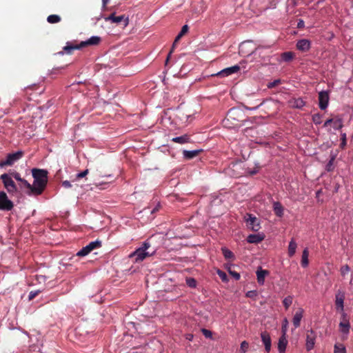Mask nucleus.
<instances>
[{"label": "nucleus", "mask_w": 353, "mask_h": 353, "mask_svg": "<svg viewBox=\"0 0 353 353\" xmlns=\"http://www.w3.org/2000/svg\"><path fill=\"white\" fill-rule=\"evenodd\" d=\"M34 178L33 188L34 196L40 195L45 189L48 182V172L44 170L34 168L32 170Z\"/></svg>", "instance_id": "obj_1"}, {"label": "nucleus", "mask_w": 353, "mask_h": 353, "mask_svg": "<svg viewBox=\"0 0 353 353\" xmlns=\"http://www.w3.org/2000/svg\"><path fill=\"white\" fill-rule=\"evenodd\" d=\"M93 179L94 185L99 187L102 185H106L110 183L108 181L112 178V174L109 171L105 170V168L102 165H97L93 170Z\"/></svg>", "instance_id": "obj_2"}, {"label": "nucleus", "mask_w": 353, "mask_h": 353, "mask_svg": "<svg viewBox=\"0 0 353 353\" xmlns=\"http://www.w3.org/2000/svg\"><path fill=\"white\" fill-rule=\"evenodd\" d=\"M150 248V244L148 242H144L143 245L137 248L134 252L129 255L130 259H132L134 262L138 263L143 261L147 257L152 256L154 251L149 252L147 251Z\"/></svg>", "instance_id": "obj_3"}, {"label": "nucleus", "mask_w": 353, "mask_h": 353, "mask_svg": "<svg viewBox=\"0 0 353 353\" xmlns=\"http://www.w3.org/2000/svg\"><path fill=\"white\" fill-rule=\"evenodd\" d=\"M101 39L98 36H93L88 39L87 41H81L79 45H73L69 42L63 48V50L67 54H71L73 50H80L87 46H97L101 42Z\"/></svg>", "instance_id": "obj_4"}, {"label": "nucleus", "mask_w": 353, "mask_h": 353, "mask_svg": "<svg viewBox=\"0 0 353 353\" xmlns=\"http://www.w3.org/2000/svg\"><path fill=\"white\" fill-rule=\"evenodd\" d=\"M243 112L236 108H232L229 110L225 119L223 121L225 126L232 128L238 125V122L241 121Z\"/></svg>", "instance_id": "obj_5"}, {"label": "nucleus", "mask_w": 353, "mask_h": 353, "mask_svg": "<svg viewBox=\"0 0 353 353\" xmlns=\"http://www.w3.org/2000/svg\"><path fill=\"white\" fill-rule=\"evenodd\" d=\"M1 180L5 188L10 194H14L17 192V188L11 175L9 174H1Z\"/></svg>", "instance_id": "obj_6"}, {"label": "nucleus", "mask_w": 353, "mask_h": 353, "mask_svg": "<svg viewBox=\"0 0 353 353\" xmlns=\"http://www.w3.org/2000/svg\"><path fill=\"white\" fill-rule=\"evenodd\" d=\"M23 152L21 150L14 153L8 154L6 160L1 161V167L12 165L23 157Z\"/></svg>", "instance_id": "obj_7"}, {"label": "nucleus", "mask_w": 353, "mask_h": 353, "mask_svg": "<svg viewBox=\"0 0 353 353\" xmlns=\"http://www.w3.org/2000/svg\"><path fill=\"white\" fill-rule=\"evenodd\" d=\"M101 247V241L97 240L95 241L90 242L85 247H83L81 250H80L77 253V256H85L88 255L91 251L96 248H99Z\"/></svg>", "instance_id": "obj_8"}, {"label": "nucleus", "mask_w": 353, "mask_h": 353, "mask_svg": "<svg viewBox=\"0 0 353 353\" xmlns=\"http://www.w3.org/2000/svg\"><path fill=\"white\" fill-rule=\"evenodd\" d=\"M305 348L307 351H310L314 347L316 334L313 330H309L306 332Z\"/></svg>", "instance_id": "obj_9"}, {"label": "nucleus", "mask_w": 353, "mask_h": 353, "mask_svg": "<svg viewBox=\"0 0 353 353\" xmlns=\"http://www.w3.org/2000/svg\"><path fill=\"white\" fill-rule=\"evenodd\" d=\"M105 21H111L113 23H119L121 21L124 22V27L128 26L129 24V18L125 15L116 16L115 12L112 13L110 16L104 18Z\"/></svg>", "instance_id": "obj_10"}, {"label": "nucleus", "mask_w": 353, "mask_h": 353, "mask_svg": "<svg viewBox=\"0 0 353 353\" xmlns=\"http://www.w3.org/2000/svg\"><path fill=\"white\" fill-rule=\"evenodd\" d=\"M350 329V324L347 314L343 312L341 314V321L339 323V330L344 334H347Z\"/></svg>", "instance_id": "obj_11"}, {"label": "nucleus", "mask_w": 353, "mask_h": 353, "mask_svg": "<svg viewBox=\"0 0 353 353\" xmlns=\"http://www.w3.org/2000/svg\"><path fill=\"white\" fill-rule=\"evenodd\" d=\"M240 70L239 65H234L230 68H225L220 72L212 74V76H217L221 77H225L231 75L232 74L236 73Z\"/></svg>", "instance_id": "obj_12"}, {"label": "nucleus", "mask_w": 353, "mask_h": 353, "mask_svg": "<svg viewBox=\"0 0 353 353\" xmlns=\"http://www.w3.org/2000/svg\"><path fill=\"white\" fill-rule=\"evenodd\" d=\"M14 207L13 202L10 201L6 192L1 191V210H11Z\"/></svg>", "instance_id": "obj_13"}, {"label": "nucleus", "mask_w": 353, "mask_h": 353, "mask_svg": "<svg viewBox=\"0 0 353 353\" xmlns=\"http://www.w3.org/2000/svg\"><path fill=\"white\" fill-rule=\"evenodd\" d=\"M329 99L328 92L321 91L319 93V103L321 110H325L327 107Z\"/></svg>", "instance_id": "obj_14"}, {"label": "nucleus", "mask_w": 353, "mask_h": 353, "mask_svg": "<svg viewBox=\"0 0 353 353\" xmlns=\"http://www.w3.org/2000/svg\"><path fill=\"white\" fill-rule=\"evenodd\" d=\"M241 170H242L241 163H234L232 165V167L229 168L228 171L230 174L234 177H239L244 174L240 171Z\"/></svg>", "instance_id": "obj_15"}, {"label": "nucleus", "mask_w": 353, "mask_h": 353, "mask_svg": "<svg viewBox=\"0 0 353 353\" xmlns=\"http://www.w3.org/2000/svg\"><path fill=\"white\" fill-rule=\"evenodd\" d=\"M261 340L265 345V350L269 352L271 350V338L267 332H263L261 334Z\"/></svg>", "instance_id": "obj_16"}, {"label": "nucleus", "mask_w": 353, "mask_h": 353, "mask_svg": "<svg viewBox=\"0 0 353 353\" xmlns=\"http://www.w3.org/2000/svg\"><path fill=\"white\" fill-rule=\"evenodd\" d=\"M248 219H247L248 223L250 225L253 231H258L260 229L259 222L257 219L252 216L251 214H248Z\"/></svg>", "instance_id": "obj_17"}, {"label": "nucleus", "mask_w": 353, "mask_h": 353, "mask_svg": "<svg viewBox=\"0 0 353 353\" xmlns=\"http://www.w3.org/2000/svg\"><path fill=\"white\" fill-rule=\"evenodd\" d=\"M296 48L301 51L307 52L310 48V41L307 39H301L297 41Z\"/></svg>", "instance_id": "obj_18"}, {"label": "nucleus", "mask_w": 353, "mask_h": 353, "mask_svg": "<svg viewBox=\"0 0 353 353\" xmlns=\"http://www.w3.org/2000/svg\"><path fill=\"white\" fill-rule=\"evenodd\" d=\"M303 312L304 310L302 308H299L293 317L292 322L296 328L300 326L301 321L303 316Z\"/></svg>", "instance_id": "obj_19"}, {"label": "nucleus", "mask_w": 353, "mask_h": 353, "mask_svg": "<svg viewBox=\"0 0 353 353\" xmlns=\"http://www.w3.org/2000/svg\"><path fill=\"white\" fill-rule=\"evenodd\" d=\"M203 151V150L202 149L194 150H183V155L185 159L189 160L197 157Z\"/></svg>", "instance_id": "obj_20"}, {"label": "nucleus", "mask_w": 353, "mask_h": 353, "mask_svg": "<svg viewBox=\"0 0 353 353\" xmlns=\"http://www.w3.org/2000/svg\"><path fill=\"white\" fill-rule=\"evenodd\" d=\"M265 238V235L263 234H250L247 241L250 243H258L262 241Z\"/></svg>", "instance_id": "obj_21"}, {"label": "nucleus", "mask_w": 353, "mask_h": 353, "mask_svg": "<svg viewBox=\"0 0 353 353\" xmlns=\"http://www.w3.org/2000/svg\"><path fill=\"white\" fill-rule=\"evenodd\" d=\"M287 344H288V341L286 339L285 335H282L279 338V343H278V350L280 353H285Z\"/></svg>", "instance_id": "obj_22"}, {"label": "nucleus", "mask_w": 353, "mask_h": 353, "mask_svg": "<svg viewBox=\"0 0 353 353\" xmlns=\"http://www.w3.org/2000/svg\"><path fill=\"white\" fill-rule=\"evenodd\" d=\"M289 103L291 107L299 109L302 108L305 105V101L301 98L291 99L289 101Z\"/></svg>", "instance_id": "obj_23"}, {"label": "nucleus", "mask_w": 353, "mask_h": 353, "mask_svg": "<svg viewBox=\"0 0 353 353\" xmlns=\"http://www.w3.org/2000/svg\"><path fill=\"white\" fill-rule=\"evenodd\" d=\"M172 141L180 144H184L191 142L190 137L187 134H183L181 137H174L172 139Z\"/></svg>", "instance_id": "obj_24"}, {"label": "nucleus", "mask_w": 353, "mask_h": 353, "mask_svg": "<svg viewBox=\"0 0 353 353\" xmlns=\"http://www.w3.org/2000/svg\"><path fill=\"white\" fill-rule=\"evenodd\" d=\"M268 271L263 270L261 268H259L256 271L257 281L258 283L261 285L264 283L265 276L268 274Z\"/></svg>", "instance_id": "obj_25"}, {"label": "nucleus", "mask_w": 353, "mask_h": 353, "mask_svg": "<svg viewBox=\"0 0 353 353\" xmlns=\"http://www.w3.org/2000/svg\"><path fill=\"white\" fill-rule=\"evenodd\" d=\"M273 208L274 213L276 216L281 217L283 215V207L281 205V204L278 202H274L273 203Z\"/></svg>", "instance_id": "obj_26"}, {"label": "nucleus", "mask_w": 353, "mask_h": 353, "mask_svg": "<svg viewBox=\"0 0 353 353\" xmlns=\"http://www.w3.org/2000/svg\"><path fill=\"white\" fill-rule=\"evenodd\" d=\"M188 25H184L182 28H181V32L179 33V34L176 37L175 39H174V41L172 44V49H174L175 48V46H176V43L180 40V39L188 32Z\"/></svg>", "instance_id": "obj_27"}, {"label": "nucleus", "mask_w": 353, "mask_h": 353, "mask_svg": "<svg viewBox=\"0 0 353 353\" xmlns=\"http://www.w3.org/2000/svg\"><path fill=\"white\" fill-rule=\"evenodd\" d=\"M343 301L344 295L343 294H338L336 295V306L340 308L342 311L343 310Z\"/></svg>", "instance_id": "obj_28"}, {"label": "nucleus", "mask_w": 353, "mask_h": 353, "mask_svg": "<svg viewBox=\"0 0 353 353\" xmlns=\"http://www.w3.org/2000/svg\"><path fill=\"white\" fill-rule=\"evenodd\" d=\"M23 184V185L24 187H26L28 190L26 192V194H28V195H34V191L32 190H34V188H33V184L31 185L26 180L23 179L21 181Z\"/></svg>", "instance_id": "obj_29"}, {"label": "nucleus", "mask_w": 353, "mask_h": 353, "mask_svg": "<svg viewBox=\"0 0 353 353\" xmlns=\"http://www.w3.org/2000/svg\"><path fill=\"white\" fill-rule=\"evenodd\" d=\"M296 247V243L293 239H292L288 246V254L290 256H292L295 254Z\"/></svg>", "instance_id": "obj_30"}, {"label": "nucleus", "mask_w": 353, "mask_h": 353, "mask_svg": "<svg viewBox=\"0 0 353 353\" xmlns=\"http://www.w3.org/2000/svg\"><path fill=\"white\" fill-rule=\"evenodd\" d=\"M308 256H309V252H308L307 249L306 248L303 250V254H302L301 265L303 267L307 266V265L309 263Z\"/></svg>", "instance_id": "obj_31"}, {"label": "nucleus", "mask_w": 353, "mask_h": 353, "mask_svg": "<svg viewBox=\"0 0 353 353\" xmlns=\"http://www.w3.org/2000/svg\"><path fill=\"white\" fill-rule=\"evenodd\" d=\"M294 58V53L292 52H285L281 54V59L284 61H290Z\"/></svg>", "instance_id": "obj_32"}, {"label": "nucleus", "mask_w": 353, "mask_h": 353, "mask_svg": "<svg viewBox=\"0 0 353 353\" xmlns=\"http://www.w3.org/2000/svg\"><path fill=\"white\" fill-rule=\"evenodd\" d=\"M334 353H346L345 347L343 344L336 343L334 345Z\"/></svg>", "instance_id": "obj_33"}, {"label": "nucleus", "mask_w": 353, "mask_h": 353, "mask_svg": "<svg viewBox=\"0 0 353 353\" xmlns=\"http://www.w3.org/2000/svg\"><path fill=\"white\" fill-rule=\"evenodd\" d=\"M47 21L50 23H56L61 21V17L57 14H52L48 17Z\"/></svg>", "instance_id": "obj_34"}, {"label": "nucleus", "mask_w": 353, "mask_h": 353, "mask_svg": "<svg viewBox=\"0 0 353 353\" xmlns=\"http://www.w3.org/2000/svg\"><path fill=\"white\" fill-rule=\"evenodd\" d=\"M221 250H222V252H223V254L224 257L226 259H234V254H233V253L230 250H228L226 248H223L221 249Z\"/></svg>", "instance_id": "obj_35"}, {"label": "nucleus", "mask_w": 353, "mask_h": 353, "mask_svg": "<svg viewBox=\"0 0 353 353\" xmlns=\"http://www.w3.org/2000/svg\"><path fill=\"white\" fill-rule=\"evenodd\" d=\"M283 305L286 310L289 308V307L292 303V297L291 296H288L285 297L283 301Z\"/></svg>", "instance_id": "obj_36"}, {"label": "nucleus", "mask_w": 353, "mask_h": 353, "mask_svg": "<svg viewBox=\"0 0 353 353\" xmlns=\"http://www.w3.org/2000/svg\"><path fill=\"white\" fill-rule=\"evenodd\" d=\"M249 347V344L246 341H243L241 343L240 351L241 353H245Z\"/></svg>", "instance_id": "obj_37"}, {"label": "nucleus", "mask_w": 353, "mask_h": 353, "mask_svg": "<svg viewBox=\"0 0 353 353\" xmlns=\"http://www.w3.org/2000/svg\"><path fill=\"white\" fill-rule=\"evenodd\" d=\"M334 128L336 130H339L343 127L342 119H339L333 121Z\"/></svg>", "instance_id": "obj_38"}, {"label": "nucleus", "mask_w": 353, "mask_h": 353, "mask_svg": "<svg viewBox=\"0 0 353 353\" xmlns=\"http://www.w3.org/2000/svg\"><path fill=\"white\" fill-rule=\"evenodd\" d=\"M350 268L349 265H345L341 268L340 272H341V275L343 276H344L346 274H347L350 272Z\"/></svg>", "instance_id": "obj_39"}, {"label": "nucleus", "mask_w": 353, "mask_h": 353, "mask_svg": "<svg viewBox=\"0 0 353 353\" xmlns=\"http://www.w3.org/2000/svg\"><path fill=\"white\" fill-rule=\"evenodd\" d=\"M312 121L315 124H320L321 123V115L320 114H314Z\"/></svg>", "instance_id": "obj_40"}, {"label": "nucleus", "mask_w": 353, "mask_h": 353, "mask_svg": "<svg viewBox=\"0 0 353 353\" xmlns=\"http://www.w3.org/2000/svg\"><path fill=\"white\" fill-rule=\"evenodd\" d=\"M187 285L190 288H195L196 285V282L193 278H188L186 279Z\"/></svg>", "instance_id": "obj_41"}, {"label": "nucleus", "mask_w": 353, "mask_h": 353, "mask_svg": "<svg viewBox=\"0 0 353 353\" xmlns=\"http://www.w3.org/2000/svg\"><path fill=\"white\" fill-rule=\"evenodd\" d=\"M217 273H218V275L219 276V277L221 279V280L223 281H228V276H227L226 274L224 272H223L221 270H218Z\"/></svg>", "instance_id": "obj_42"}, {"label": "nucleus", "mask_w": 353, "mask_h": 353, "mask_svg": "<svg viewBox=\"0 0 353 353\" xmlns=\"http://www.w3.org/2000/svg\"><path fill=\"white\" fill-rule=\"evenodd\" d=\"M9 174L11 175L12 178L14 177L18 181L21 182L23 180V179L21 178L19 173L17 172H12Z\"/></svg>", "instance_id": "obj_43"}, {"label": "nucleus", "mask_w": 353, "mask_h": 353, "mask_svg": "<svg viewBox=\"0 0 353 353\" xmlns=\"http://www.w3.org/2000/svg\"><path fill=\"white\" fill-rule=\"evenodd\" d=\"M288 321L287 319H285L283 321V325H282V335H285L287 332V327H288Z\"/></svg>", "instance_id": "obj_44"}, {"label": "nucleus", "mask_w": 353, "mask_h": 353, "mask_svg": "<svg viewBox=\"0 0 353 353\" xmlns=\"http://www.w3.org/2000/svg\"><path fill=\"white\" fill-rule=\"evenodd\" d=\"M201 332L206 338H211L212 336V332L209 330L203 328L201 330Z\"/></svg>", "instance_id": "obj_45"}, {"label": "nucleus", "mask_w": 353, "mask_h": 353, "mask_svg": "<svg viewBox=\"0 0 353 353\" xmlns=\"http://www.w3.org/2000/svg\"><path fill=\"white\" fill-rule=\"evenodd\" d=\"M280 83H281L280 79H276L272 82L269 83L267 86L268 88H272L276 86L277 85H279Z\"/></svg>", "instance_id": "obj_46"}, {"label": "nucleus", "mask_w": 353, "mask_h": 353, "mask_svg": "<svg viewBox=\"0 0 353 353\" xmlns=\"http://www.w3.org/2000/svg\"><path fill=\"white\" fill-rule=\"evenodd\" d=\"M229 274L232 275L236 280H239L240 279V274L235 271H232L230 269L228 270Z\"/></svg>", "instance_id": "obj_47"}, {"label": "nucleus", "mask_w": 353, "mask_h": 353, "mask_svg": "<svg viewBox=\"0 0 353 353\" xmlns=\"http://www.w3.org/2000/svg\"><path fill=\"white\" fill-rule=\"evenodd\" d=\"M39 290L30 292L28 296V299L30 301L32 300L39 293Z\"/></svg>", "instance_id": "obj_48"}, {"label": "nucleus", "mask_w": 353, "mask_h": 353, "mask_svg": "<svg viewBox=\"0 0 353 353\" xmlns=\"http://www.w3.org/2000/svg\"><path fill=\"white\" fill-rule=\"evenodd\" d=\"M89 172V170L88 169H86L84 171L79 173L77 175V179H80V178H83V177H85Z\"/></svg>", "instance_id": "obj_49"}, {"label": "nucleus", "mask_w": 353, "mask_h": 353, "mask_svg": "<svg viewBox=\"0 0 353 353\" xmlns=\"http://www.w3.org/2000/svg\"><path fill=\"white\" fill-rule=\"evenodd\" d=\"M346 145V134L343 133L341 134V147H344Z\"/></svg>", "instance_id": "obj_50"}, {"label": "nucleus", "mask_w": 353, "mask_h": 353, "mask_svg": "<svg viewBox=\"0 0 353 353\" xmlns=\"http://www.w3.org/2000/svg\"><path fill=\"white\" fill-rule=\"evenodd\" d=\"M178 117H179V119H180L181 120H185V121H187L188 117V115L185 114H184L183 112H179V115H178Z\"/></svg>", "instance_id": "obj_51"}, {"label": "nucleus", "mask_w": 353, "mask_h": 353, "mask_svg": "<svg viewBox=\"0 0 353 353\" xmlns=\"http://www.w3.org/2000/svg\"><path fill=\"white\" fill-rule=\"evenodd\" d=\"M256 295V291H248L247 293H246V296L248 297H253L254 296Z\"/></svg>", "instance_id": "obj_52"}, {"label": "nucleus", "mask_w": 353, "mask_h": 353, "mask_svg": "<svg viewBox=\"0 0 353 353\" xmlns=\"http://www.w3.org/2000/svg\"><path fill=\"white\" fill-rule=\"evenodd\" d=\"M62 185H63V187H65V188H70V187H71L70 182V181H63Z\"/></svg>", "instance_id": "obj_53"}, {"label": "nucleus", "mask_w": 353, "mask_h": 353, "mask_svg": "<svg viewBox=\"0 0 353 353\" xmlns=\"http://www.w3.org/2000/svg\"><path fill=\"white\" fill-rule=\"evenodd\" d=\"M304 26V21L303 20H299L297 24V27L299 28H303Z\"/></svg>", "instance_id": "obj_54"}, {"label": "nucleus", "mask_w": 353, "mask_h": 353, "mask_svg": "<svg viewBox=\"0 0 353 353\" xmlns=\"http://www.w3.org/2000/svg\"><path fill=\"white\" fill-rule=\"evenodd\" d=\"M185 339H186L187 340H188V341H192V339H193V334H187L185 335Z\"/></svg>", "instance_id": "obj_55"}, {"label": "nucleus", "mask_w": 353, "mask_h": 353, "mask_svg": "<svg viewBox=\"0 0 353 353\" xmlns=\"http://www.w3.org/2000/svg\"><path fill=\"white\" fill-rule=\"evenodd\" d=\"M110 0H102V4H103V9H105L106 8V6Z\"/></svg>", "instance_id": "obj_56"}, {"label": "nucleus", "mask_w": 353, "mask_h": 353, "mask_svg": "<svg viewBox=\"0 0 353 353\" xmlns=\"http://www.w3.org/2000/svg\"><path fill=\"white\" fill-rule=\"evenodd\" d=\"M332 122H333V119H327V120L325 122V123H324V126H325H325H327L329 124H330V123H332Z\"/></svg>", "instance_id": "obj_57"}, {"label": "nucleus", "mask_w": 353, "mask_h": 353, "mask_svg": "<svg viewBox=\"0 0 353 353\" xmlns=\"http://www.w3.org/2000/svg\"><path fill=\"white\" fill-rule=\"evenodd\" d=\"M173 50H174V49H172H172H171V50H170V53L168 54V57H167V59H168V61H169V59H170V58L171 54L172 53Z\"/></svg>", "instance_id": "obj_58"}, {"label": "nucleus", "mask_w": 353, "mask_h": 353, "mask_svg": "<svg viewBox=\"0 0 353 353\" xmlns=\"http://www.w3.org/2000/svg\"><path fill=\"white\" fill-rule=\"evenodd\" d=\"M350 284L353 285V274L351 275V279L350 281Z\"/></svg>", "instance_id": "obj_59"}, {"label": "nucleus", "mask_w": 353, "mask_h": 353, "mask_svg": "<svg viewBox=\"0 0 353 353\" xmlns=\"http://www.w3.org/2000/svg\"><path fill=\"white\" fill-rule=\"evenodd\" d=\"M333 160H334V159H332L330 161L329 163L327 164V167L331 166V165H332V163Z\"/></svg>", "instance_id": "obj_60"}, {"label": "nucleus", "mask_w": 353, "mask_h": 353, "mask_svg": "<svg viewBox=\"0 0 353 353\" xmlns=\"http://www.w3.org/2000/svg\"><path fill=\"white\" fill-rule=\"evenodd\" d=\"M59 54H63V52H59Z\"/></svg>", "instance_id": "obj_61"}, {"label": "nucleus", "mask_w": 353, "mask_h": 353, "mask_svg": "<svg viewBox=\"0 0 353 353\" xmlns=\"http://www.w3.org/2000/svg\"><path fill=\"white\" fill-rule=\"evenodd\" d=\"M168 63V59H166V60H165V64H167Z\"/></svg>", "instance_id": "obj_62"}, {"label": "nucleus", "mask_w": 353, "mask_h": 353, "mask_svg": "<svg viewBox=\"0 0 353 353\" xmlns=\"http://www.w3.org/2000/svg\"><path fill=\"white\" fill-rule=\"evenodd\" d=\"M154 211H157V209H154V210H152V212H154Z\"/></svg>", "instance_id": "obj_63"}, {"label": "nucleus", "mask_w": 353, "mask_h": 353, "mask_svg": "<svg viewBox=\"0 0 353 353\" xmlns=\"http://www.w3.org/2000/svg\"><path fill=\"white\" fill-rule=\"evenodd\" d=\"M154 211H157V209H154V210H152V212H154Z\"/></svg>", "instance_id": "obj_64"}]
</instances>
